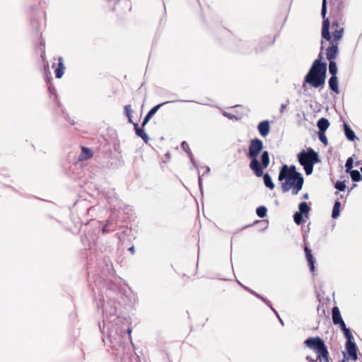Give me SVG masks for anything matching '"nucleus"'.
I'll use <instances>...</instances> for the list:
<instances>
[{
	"mask_svg": "<svg viewBox=\"0 0 362 362\" xmlns=\"http://www.w3.org/2000/svg\"><path fill=\"white\" fill-rule=\"evenodd\" d=\"M263 149V142L259 139H252L250 142L247 157L251 159L250 168L257 177L263 175V170L267 168L270 163L269 155L267 151H263L261 155V163L257 160L259 153Z\"/></svg>",
	"mask_w": 362,
	"mask_h": 362,
	"instance_id": "f257e3e1",
	"label": "nucleus"
},
{
	"mask_svg": "<svg viewBox=\"0 0 362 362\" xmlns=\"http://www.w3.org/2000/svg\"><path fill=\"white\" fill-rule=\"evenodd\" d=\"M279 180L285 182L281 184V189L284 192L292 189L293 194H297L301 190L304 182L301 174L296 171L295 165L288 167L287 165H283L279 174Z\"/></svg>",
	"mask_w": 362,
	"mask_h": 362,
	"instance_id": "f03ea898",
	"label": "nucleus"
},
{
	"mask_svg": "<svg viewBox=\"0 0 362 362\" xmlns=\"http://www.w3.org/2000/svg\"><path fill=\"white\" fill-rule=\"evenodd\" d=\"M321 55L315 59L308 73L305 76V83L314 88L322 87L325 83L327 64L321 62Z\"/></svg>",
	"mask_w": 362,
	"mask_h": 362,
	"instance_id": "7ed1b4c3",
	"label": "nucleus"
},
{
	"mask_svg": "<svg viewBox=\"0 0 362 362\" xmlns=\"http://www.w3.org/2000/svg\"><path fill=\"white\" fill-rule=\"evenodd\" d=\"M304 344L317 354L320 362H329L327 346L320 337H310L304 341Z\"/></svg>",
	"mask_w": 362,
	"mask_h": 362,
	"instance_id": "20e7f679",
	"label": "nucleus"
},
{
	"mask_svg": "<svg viewBox=\"0 0 362 362\" xmlns=\"http://www.w3.org/2000/svg\"><path fill=\"white\" fill-rule=\"evenodd\" d=\"M304 344L317 354L320 362H329L327 346L320 337H310L304 341Z\"/></svg>",
	"mask_w": 362,
	"mask_h": 362,
	"instance_id": "39448f33",
	"label": "nucleus"
},
{
	"mask_svg": "<svg viewBox=\"0 0 362 362\" xmlns=\"http://www.w3.org/2000/svg\"><path fill=\"white\" fill-rule=\"evenodd\" d=\"M304 344L317 354L320 362H329L327 346L320 337H310L304 341Z\"/></svg>",
	"mask_w": 362,
	"mask_h": 362,
	"instance_id": "423d86ee",
	"label": "nucleus"
},
{
	"mask_svg": "<svg viewBox=\"0 0 362 362\" xmlns=\"http://www.w3.org/2000/svg\"><path fill=\"white\" fill-rule=\"evenodd\" d=\"M300 164L303 167L305 174L310 175L313 170V165L320 162L318 154L311 148L307 151H302L298 154Z\"/></svg>",
	"mask_w": 362,
	"mask_h": 362,
	"instance_id": "0eeeda50",
	"label": "nucleus"
},
{
	"mask_svg": "<svg viewBox=\"0 0 362 362\" xmlns=\"http://www.w3.org/2000/svg\"><path fill=\"white\" fill-rule=\"evenodd\" d=\"M329 21L325 19L322 22V36L328 41H332L333 43L338 42L342 37L344 28L340 26L339 23L333 22L332 24V35L329 33Z\"/></svg>",
	"mask_w": 362,
	"mask_h": 362,
	"instance_id": "6e6552de",
	"label": "nucleus"
},
{
	"mask_svg": "<svg viewBox=\"0 0 362 362\" xmlns=\"http://www.w3.org/2000/svg\"><path fill=\"white\" fill-rule=\"evenodd\" d=\"M344 336L346 339L345 344L346 352H343V356L346 361H356L358 359V347L353 341L354 337L351 332V331H346L344 334Z\"/></svg>",
	"mask_w": 362,
	"mask_h": 362,
	"instance_id": "1a4fd4ad",
	"label": "nucleus"
},
{
	"mask_svg": "<svg viewBox=\"0 0 362 362\" xmlns=\"http://www.w3.org/2000/svg\"><path fill=\"white\" fill-rule=\"evenodd\" d=\"M124 114L128 118V121L129 123H132L134 124V130H135V132H136V134L141 137L143 141L147 144L149 141V136H148V134L144 132V127H139V124L137 123H134L133 121H132V107L130 105H127L124 106Z\"/></svg>",
	"mask_w": 362,
	"mask_h": 362,
	"instance_id": "9d476101",
	"label": "nucleus"
},
{
	"mask_svg": "<svg viewBox=\"0 0 362 362\" xmlns=\"http://www.w3.org/2000/svg\"><path fill=\"white\" fill-rule=\"evenodd\" d=\"M332 317L334 325H339L341 329L344 332V334H345L346 331H351L346 327L345 322L341 317L340 310L337 306H334L332 308Z\"/></svg>",
	"mask_w": 362,
	"mask_h": 362,
	"instance_id": "9b49d317",
	"label": "nucleus"
},
{
	"mask_svg": "<svg viewBox=\"0 0 362 362\" xmlns=\"http://www.w3.org/2000/svg\"><path fill=\"white\" fill-rule=\"evenodd\" d=\"M332 44L330 47L327 49V58L329 61L335 59L338 54V42L333 43L332 41H329Z\"/></svg>",
	"mask_w": 362,
	"mask_h": 362,
	"instance_id": "f8f14e48",
	"label": "nucleus"
},
{
	"mask_svg": "<svg viewBox=\"0 0 362 362\" xmlns=\"http://www.w3.org/2000/svg\"><path fill=\"white\" fill-rule=\"evenodd\" d=\"M304 250H305V253L306 259L308 262L310 270L313 274H315V260L312 254V251L307 246H305L304 247Z\"/></svg>",
	"mask_w": 362,
	"mask_h": 362,
	"instance_id": "ddd939ff",
	"label": "nucleus"
},
{
	"mask_svg": "<svg viewBox=\"0 0 362 362\" xmlns=\"http://www.w3.org/2000/svg\"><path fill=\"white\" fill-rule=\"evenodd\" d=\"M52 67L54 69L55 76L57 78H61L64 74V71L65 69V66L63 63L62 57H59L58 58V63L53 64Z\"/></svg>",
	"mask_w": 362,
	"mask_h": 362,
	"instance_id": "4468645a",
	"label": "nucleus"
},
{
	"mask_svg": "<svg viewBox=\"0 0 362 362\" xmlns=\"http://www.w3.org/2000/svg\"><path fill=\"white\" fill-rule=\"evenodd\" d=\"M81 153L78 158V160L79 161L86 160L93 158V153L89 148H87L86 146H81Z\"/></svg>",
	"mask_w": 362,
	"mask_h": 362,
	"instance_id": "2eb2a0df",
	"label": "nucleus"
},
{
	"mask_svg": "<svg viewBox=\"0 0 362 362\" xmlns=\"http://www.w3.org/2000/svg\"><path fill=\"white\" fill-rule=\"evenodd\" d=\"M257 129H258L259 134L262 136H264V137L266 136L269 134V130H270V126H269V122L268 121L261 122L258 124Z\"/></svg>",
	"mask_w": 362,
	"mask_h": 362,
	"instance_id": "dca6fc26",
	"label": "nucleus"
},
{
	"mask_svg": "<svg viewBox=\"0 0 362 362\" xmlns=\"http://www.w3.org/2000/svg\"><path fill=\"white\" fill-rule=\"evenodd\" d=\"M163 104H159V105H157L156 106H154L148 113L147 115H146L142 124H141V126L142 127H144L145 125L148 122V121L150 120V119L156 114V112L158 111V110L160 107V106H162Z\"/></svg>",
	"mask_w": 362,
	"mask_h": 362,
	"instance_id": "f3484780",
	"label": "nucleus"
},
{
	"mask_svg": "<svg viewBox=\"0 0 362 362\" xmlns=\"http://www.w3.org/2000/svg\"><path fill=\"white\" fill-rule=\"evenodd\" d=\"M329 122L327 119L322 117L320 118L317 123V126L319 129V132H325L326 130L329 127Z\"/></svg>",
	"mask_w": 362,
	"mask_h": 362,
	"instance_id": "a211bd4d",
	"label": "nucleus"
},
{
	"mask_svg": "<svg viewBox=\"0 0 362 362\" xmlns=\"http://www.w3.org/2000/svg\"><path fill=\"white\" fill-rule=\"evenodd\" d=\"M329 86L330 89L335 93L338 94L339 93L338 87V79L337 76H331V78L329 80Z\"/></svg>",
	"mask_w": 362,
	"mask_h": 362,
	"instance_id": "6ab92c4d",
	"label": "nucleus"
},
{
	"mask_svg": "<svg viewBox=\"0 0 362 362\" xmlns=\"http://www.w3.org/2000/svg\"><path fill=\"white\" fill-rule=\"evenodd\" d=\"M344 133H345L346 138L351 141H354L355 139L356 138V136L354 132L350 128V127L347 124L344 123Z\"/></svg>",
	"mask_w": 362,
	"mask_h": 362,
	"instance_id": "aec40b11",
	"label": "nucleus"
},
{
	"mask_svg": "<svg viewBox=\"0 0 362 362\" xmlns=\"http://www.w3.org/2000/svg\"><path fill=\"white\" fill-rule=\"evenodd\" d=\"M340 207H341V203L339 201H336L332 213V216L333 218H337L339 216L340 213Z\"/></svg>",
	"mask_w": 362,
	"mask_h": 362,
	"instance_id": "412c9836",
	"label": "nucleus"
},
{
	"mask_svg": "<svg viewBox=\"0 0 362 362\" xmlns=\"http://www.w3.org/2000/svg\"><path fill=\"white\" fill-rule=\"evenodd\" d=\"M264 185L269 188L270 189H273L274 188V184L272 182V180L270 175L268 173H266L263 175Z\"/></svg>",
	"mask_w": 362,
	"mask_h": 362,
	"instance_id": "4be33fe9",
	"label": "nucleus"
},
{
	"mask_svg": "<svg viewBox=\"0 0 362 362\" xmlns=\"http://www.w3.org/2000/svg\"><path fill=\"white\" fill-rule=\"evenodd\" d=\"M348 173H350L351 177L354 182H358L362 179L359 171L357 170H353Z\"/></svg>",
	"mask_w": 362,
	"mask_h": 362,
	"instance_id": "5701e85b",
	"label": "nucleus"
},
{
	"mask_svg": "<svg viewBox=\"0 0 362 362\" xmlns=\"http://www.w3.org/2000/svg\"><path fill=\"white\" fill-rule=\"evenodd\" d=\"M310 210V208L306 202H301L299 204V213H301L302 214H308Z\"/></svg>",
	"mask_w": 362,
	"mask_h": 362,
	"instance_id": "b1692460",
	"label": "nucleus"
},
{
	"mask_svg": "<svg viewBox=\"0 0 362 362\" xmlns=\"http://www.w3.org/2000/svg\"><path fill=\"white\" fill-rule=\"evenodd\" d=\"M329 71L332 76H336L337 72V64L334 61H329Z\"/></svg>",
	"mask_w": 362,
	"mask_h": 362,
	"instance_id": "393cba45",
	"label": "nucleus"
},
{
	"mask_svg": "<svg viewBox=\"0 0 362 362\" xmlns=\"http://www.w3.org/2000/svg\"><path fill=\"white\" fill-rule=\"evenodd\" d=\"M267 209L265 206H259L257 210H256V213H257V215L259 217V218H264L267 215Z\"/></svg>",
	"mask_w": 362,
	"mask_h": 362,
	"instance_id": "a878e982",
	"label": "nucleus"
},
{
	"mask_svg": "<svg viewBox=\"0 0 362 362\" xmlns=\"http://www.w3.org/2000/svg\"><path fill=\"white\" fill-rule=\"evenodd\" d=\"M293 219L297 225H300L303 223V214L299 212H296L293 216Z\"/></svg>",
	"mask_w": 362,
	"mask_h": 362,
	"instance_id": "bb28decb",
	"label": "nucleus"
},
{
	"mask_svg": "<svg viewBox=\"0 0 362 362\" xmlns=\"http://www.w3.org/2000/svg\"><path fill=\"white\" fill-rule=\"evenodd\" d=\"M345 167H346V172L348 173L349 172L351 171V168H353V159L352 158H349L347 160H346V164H345Z\"/></svg>",
	"mask_w": 362,
	"mask_h": 362,
	"instance_id": "cd10ccee",
	"label": "nucleus"
},
{
	"mask_svg": "<svg viewBox=\"0 0 362 362\" xmlns=\"http://www.w3.org/2000/svg\"><path fill=\"white\" fill-rule=\"evenodd\" d=\"M319 139L325 145H327L328 141L325 136V132H318Z\"/></svg>",
	"mask_w": 362,
	"mask_h": 362,
	"instance_id": "c85d7f7f",
	"label": "nucleus"
},
{
	"mask_svg": "<svg viewBox=\"0 0 362 362\" xmlns=\"http://www.w3.org/2000/svg\"><path fill=\"white\" fill-rule=\"evenodd\" d=\"M335 187L339 191H344L346 189V185L344 182L338 181L335 184Z\"/></svg>",
	"mask_w": 362,
	"mask_h": 362,
	"instance_id": "c756f323",
	"label": "nucleus"
},
{
	"mask_svg": "<svg viewBox=\"0 0 362 362\" xmlns=\"http://www.w3.org/2000/svg\"><path fill=\"white\" fill-rule=\"evenodd\" d=\"M326 13H327V9H326V0H323L322 1V16L323 18V21L325 19H327L325 18V16H326Z\"/></svg>",
	"mask_w": 362,
	"mask_h": 362,
	"instance_id": "7c9ffc66",
	"label": "nucleus"
},
{
	"mask_svg": "<svg viewBox=\"0 0 362 362\" xmlns=\"http://www.w3.org/2000/svg\"><path fill=\"white\" fill-rule=\"evenodd\" d=\"M306 360L308 361L309 362H317L318 359L317 358L316 359H313L311 356H306Z\"/></svg>",
	"mask_w": 362,
	"mask_h": 362,
	"instance_id": "2f4dec72",
	"label": "nucleus"
},
{
	"mask_svg": "<svg viewBox=\"0 0 362 362\" xmlns=\"http://www.w3.org/2000/svg\"><path fill=\"white\" fill-rule=\"evenodd\" d=\"M286 107H287V104H281L280 112L282 113L284 111V110L286 108Z\"/></svg>",
	"mask_w": 362,
	"mask_h": 362,
	"instance_id": "473e14b6",
	"label": "nucleus"
},
{
	"mask_svg": "<svg viewBox=\"0 0 362 362\" xmlns=\"http://www.w3.org/2000/svg\"><path fill=\"white\" fill-rule=\"evenodd\" d=\"M42 47H40L41 50H42V57L44 58V56H45V52L44 50V44H41L40 45Z\"/></svg>",
	"mask_w": 362,
	"mask_h": 362,
	"instance_id": "72a5a7b5",
	"label": "nucleus"
},
{
	"mask_svg": "<svg viewBox=\"0 0 362 362\" xmlns=\"http://www.w3.org/2000/svg\"><path fill=\"white\" fill-rule=\"evenodd\" d=\"M182 148L185 149L186 146L188 148V144L186 141H183L181 144Z\"/></svg>",
	"mask_w": 362,
	"mask_h": 362,
	"instance_id": "f704fd0d",
	"label": "nucleus"
},
{
	"mask_svg": "<svg viewBox=\"0 0 362 362\" xmlns=\"http://www.w3.org/2000/svg\"><path fill=\"white\" fill-rule=\"evenodd\" d=\"M129 250L132 254H134V252H135L134 247V246L131 247L129 249Z\"/></svg>",
	"mask_w": 362,
	"mask_h": 362,
	"instance_id": "c9c22d12",
	"label": "nucleus"
},
{
	"mask_svg": "<svg viewBox=\"0 0 362 362\" xmlns=\"http://www.w3.org/2000/svg\"><path fill=\"white\" fill-rule=\"evenodd\" d=\"M303 198L304 199H308V194H305L303 195Z\"/></svg>",
	"mask_w": 362,
	"mask_h": 362,
	"instance_id": "e433bc0d",
	"label": "nucleus"
},
{
	"mask_svg": "<svg viewBox=\"0 0 362 362\" xmlns=\"http://www.w3.org/2000/svg\"><path fill=\"white\" fill-rule=\"evenodd\" d=\"M223 30L224 32H226V33H228V30H226V29H223Z\"/></svg>",
	"mask_w": 362,
	"mask_h": 362,
	"instance_id": "4c0bfd02",
	"label": "nucleus"
},
{
	"mask_svg": "<svg viewBox=\"0 0 362 362\" xmlns=\"http://www.w3.org/2000/svg\"><path fill=\"white\" fill-rule=\"evenodd\" d=\"M346 359H345V358H344V360H343V361H340V362H346Z\"/></svg>",
	"mask_w": 362,
	"mask_h": 362,
	"instance_id": "58836bf2",
	"label": "nucleus"
}]
</instances>
